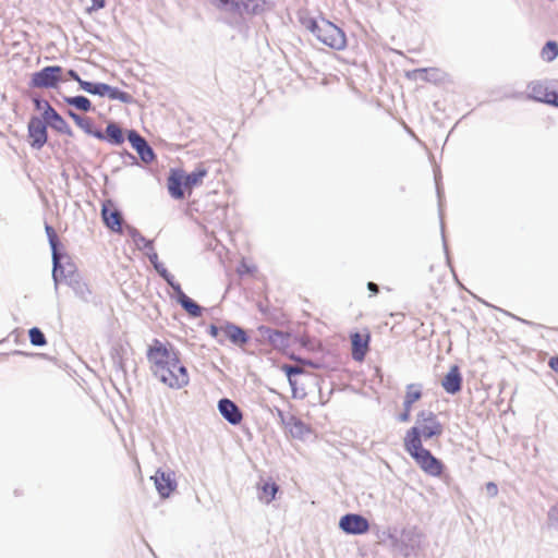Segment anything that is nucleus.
I'll list each match as a JSON object with an SVG mask.
<instances>
[{
  "label": "nucleus",
  "instance_id": "1",
  "mask_svg": "<svg viewBox=\"0 0 558 558\" xmlns=\"http://www.w3.org/2000/svg\"><path fill=\"white\" fill-rule=\"evenodd\" d=\"M442 433L444 425L437 415L432 411L423 410L417 413L415 424L407 430L403 437L404 450L425 474L433 477H440L445 465L428 449L424 448L423 440L439 438Z\"/></svg>",
  "mask_w": 558,
  "mask_h": 558
},
{
  "label": "nucleus",
  "instance_id": "2",
  "mask_svg": "<svg viewBox=\"0 0 558 558\" xmlns=\"http://www.w3.org/2000/svg\"><path fill=\"white\" fill-rule=\"evenodd\" d=\"M146 356L153 375L163 385L171 389H182L189 385L187 368L172 344L154 339L147 349Z\"/></svg>",
  "mask_w": 558,
  "mask_h": 558
},
{
  "label": "nucleus",
  "instance_id": "3",
  "mask_svg": "<svg viewBox=\"0 0 558 558\" xmlns=\"http://www.w3.org/2000/svg\"><path fill=\"white\" fill-rule=\"evenodd\" d=\"M207 174L208 170L203 163L189 174H185L181 169H172L167 180L169 194L175 199H183V187L191 193L195 186L203 183V180Z\"/></svg>",
  "mask_w": 558,
  "mask_h": 558
},
{
  "label": "nucleus",
  "instance_id": "4",
  "mask_svg": "<svg viewBox=\"0 0 558 558\" xmlns=\"http://www.w3.org/2000/svg\"><path fill=\"white\" fill-rule=\"evenodd\" d=\"M308 29L315 37L327 47L335 50H343L347 47V37L344 32L325 19L320 21H311Z\"/></svg>",
  "mask_w": 558,
  "mask_h": 558
},
{
  "label": "nucleus",
  "instance_id": "5",
  "mask_svg": "<svg viewBox=\"0 0 558 558\" xmlns=\"http://www.w3.org/2000/svg\"><path fill=\"white\" fill-rule=\"evenodd\" d=\"M63 81V69L60 65H49L32 74L29 86L33 88L52 89L58 88L59 84Z\"/></svg>",
  "mask_w": 558,
  "mask_h": 558
},
{
  "label": "nucleus",
  "instance_id": "6",
  "mask_svg": "<svg viewBox=\"0 0 558 558\" xmlns=\"http://www.w3.org/2000/svg\"><path fill=\"white\" fill-rule=\"evenodd\" d=\"M424 396V386L421 383H410L404 388L402 399V411L398 415V421L407 423L411 420L415 404L422 400Z\"/></svg>",
  "mask_w": 558,
  "mask_h": 558
},
{
  "label": "nucleus",
  "instance_id": "7",
  "mask_svg": "<svg viewBox=\"0 0 558 558\" xmlns=\"http://www.w3.org/2000/svg\"><path fill=\"white\" fill-rule=\"evenodd\" d=\"M82 89L92 95H98L101 97L107 96L111 100H120L125 104L132 101V96L129 93L105 83H82Z\"/></svg>",
  "mask_w": 558,
  "mask_h": 558
},
{
  "label": "nucleus",
  "instance_id": "8",
  "mask_svg": "<svg viewBox=\"0 0 558 558\" xmlns=\"http://www.w3.org/2000/svg\"><path fill=\"white\" fill-rule=\"evenodd\" d=\"M351 354L356 362H363L369 351L371 330L367 327L350 333Z\"/></svg>",
  "mask_w": 558,
  "mask_h": 558
},
{
  "label": "nucleus",
  "instance_id": "9",
  "mask_svg": "<svg viewBox=\"0 0 558 558\" xmlns=\"http://www.w3.org/2000/svg\"><path fill=\"white\" fill-rule=\"evenodd\" d=\"M278 415L286 433L292 438L304 439L312 433L311 426L296 415L283 412H279Z\"/></svg>",
  "mask_w": 558,
  "mask_h": 558
},
{
  "label": "nucleus",
  "instance_id": "10",
  "mask_svg": "<svg viewBox=\"0 0 558 558\" xmlns=\"http://www.w3.org/2000/svg\"><path fill=\"white\" fill-rule=\"evenodd\" d=\"M209 332L213 337L219 339V341H222V338H225L236 345H243L248 340L246 332L242 328L232 324H227L221 327L213 325L210 326Z\"/></svg>",
  "mask_w": 558,
  "mask_h": 558
},
{
  "label": "nucleus",
  "instance_id": "11",
  "mask_svg": "<svg viewBox=\"0 0 558 558\" xmlns=\"http://www.w3.org/2000/svg\"><path fill=\"white\" fill-rule=\"evenodd\" d=\"M28 142L33 148L40 149L48 141L47 123L44 119L32 117L27 125Z\"/></svg>",
  "mask_w": 558,
  "mask_h": 558
},
{
  "label": "nucleus",
  "instance_id": "12",
  "mask_svg": "<svg viewBox=\"0 0 558 558\" xmlns=\"http://www.w3.org/2000/svg\"><path fill=\"white\" fill-rule=\"evenodd\" d=\"M339 527L347 534L361 535L369 531V522L361 514L348 513L340 518Z\"/></svg>",
  "mask_w": 558,
  "mask_h": 558
},
{
  "label": "nucleus",
  "instance_id": "13",
  "mask_svg": "<svg viewBox=\"0 0 558 558\" xmlns=\"http://www.w3.org/2000/svg\"><path fill=\"white\" fill-rule=\"evenodd\" d=\"M159 495L162 498L169 497L177 488V482L173 472L158 470L151 477Z\"/></svg>",
  "mask_w": 558,
  "mask_h": 558
},
{
  "label": "nucleus",
  "instance_id": "14",
  "mask_svg": "<svg viewBox=\"0 0 558 558\" xmlns=\"http://www.w3.org/2000/svg\"><path fill=\"white\" fill-rule=\"evenodd\" d=\"M101 217L105 225L114 232H122V216L111 201L102 204Z\"/></svg>",
  "mask_w": 558,
  "mask_h": 558
},
{
  "label": "nucleus",
  "instance_id": "15",
  "mask_svg": "<svg viewBox=\"0 0 558 558\" xmlns=\"http://www.w3.org/2000/svg\"><path fill=\"white\" fill-rule=\"evenodd\" d=\"M441 386L446 392L454 395L461 390L462 376L458 365H452L449 372L441 380Z\"/></svg>",
  "mask_w": 558,
  "mask_h": 558
},
{
  "label": "nucleus",
  "instance_id": "16",
  "mask_svg": "<svg viewBox=\"0 0 558 558\" xmlns=\"http://www.w3.org/2000/svg\"><path fill=\"white\" fill-rule=\"evenodd\" d=\"M219 411L221 415L232 425H238L241 423L243 416L238 408V405L229 400V399H221L218 404Z\"/></svg>",
  "mask_w": 558,
  "mask_h": 558
},
{
  "label": "nucleus",
  "instance_id": "17",
  "mask_svg": "<svg viewBox=\"0 0 558 558\" xmlns=\"http://www.w3.org/2000/svg\"><path fill=\"white\" fill-rule=\"evenodd\" d=\"M553 82L535 81L529 84V96L535 100L547 102L550 99Z\"/></svg>",
  "mask_w": 558,
  "mask_h": 558
},
{
  "label": "nucleus",
  "instance_id": "18",
  "mask_svg": "<svg viewBox=\"0 0 558 558\" xmlns=\"http://www.w3.org/2000/svg\"><path fill=\"white\" fill-rule=\"evenodd\" d=\"M94 136L100 141H109L111 144L120 145L124 142V135L119 125L116 123H109L106 128V132L101 131L94 132Z\"/></svg>",
  "mask_w": 558,
  "mask_h": 558
},
{
  "label": "nucleus",
  "instance_id": "19",
  "mask_svg": "<svg viewBox=\"0 0 558 558\" xmlns=\"http://www.w3.org/2000/svg\"><path fill=\"white\" fill-rule=\"evenodd\" d=\"M178 302L181 306L193 317H199L202 315V308L192 299H190L181 289L180 284L174 287Z\"/></svg>",
  "mask_w": 558,
  "mask_h": 558
},
{
  "label": "nucleus",
  "instance_id": "20",
  "mask_svg": "<svg viewBox=\"0 0 558 558\" xmlns=\"http://www.w3.org/2000/svg\"><path fill=\"white\" fill-rule=\"evenodd\" d=\"M45 122L48 126L57 131L58 133L65 134L68 136L73 135V131L69 123L54 110L48 117H46Z\"/></svg>",
  "mask_w": 558,
  "mask_h": 558
},
{
  "label": "nucleus",
  "instance_id": "21",
  "mask_svg": "<svg viewBox=\"0 0 558 558\" xmlns=\"http://www.w3.org/2000/svg\"><path fill=\"white\" fill-rule=\"evenodd\" d=\"M278 485L272 482L271 480L265 481L262 484L258 485V498L260 501L265 504L271 502L278 493Z\"/></svg>",
  "mask_w": 558,
  "mask_h": 558
},
{
  "label": "nucleus",
  "instance_id": "22",
  "mask_svg": "<svg viewBox=\"0 0 558 558\" xmlns=\"http://www.w3.org/2000/svg\"><path fill=\"white\" fill-rule=\"evenodd\" d=\"M68 105L75 107L82 111H89L92 109L90 100L85 96H75L65 98Z\"/></svg>",
  "mask_w": 558,
  "mask_h": 558
},
{
  "label": "nucleus",
  "instance_id": "23",
  "mask_svg": "<svg viewBox=\"0 0 558 558\" xmlns=\"http://www.w3.org/2000/svg\"><path fill=\"white\" fill-rule=\"evenodd\" d=\"M541 57L544 61L550 62L558 57V44L556 41H548L541 51Z\"/></svg>",
  "mask_w": 558,
  "mask_h": 558
},
{
  "label": "nucleus",
  "instance_id": "24",
  "mask_svg": "<svg viewBox=\"0 0 558 558\" xmlns=\"http://www.w3.org/2000/svg\"><path fill=\"white\" fill-rule=\"evenodd\" d=\"M69 116L72 118V120L75 122L77 126L84 130L87 134L94 136L95 131L92 129V121L89 118H83L74 113L73 111H69Z\"/></svg>",
  "mask_w": 558,
  "mask_h": 558
},
{
  "label": "nucleus",
  "instance_id": "25",
  "mask_svg": "<svg viewBox=\"0 0 558 558\" xmlns=\"http://www.w3.org/2000/svg\"><path fill=\"white\" fill-rule=\"evenodd\" d=\"M45 230H46L47 236L49 239L50 246L52 248L53 262H54V264H57L59 260V254L57 252V246H58V242H59L58 235H57L54 229L49 225H46Z\"/></svg>",
  "mask_w": 558,
  "mask_h": 558
},
{
  "label": "nucleus",
  "instance_id": "26",
  "mask_svg": "<svg viewBox=\"0 0 558 558\" xmlns=\"http://www.w3.org/2000/svg\"><path fill=\"white\" fill-rule=\"evenodd\" d=\"M266 336H267L268 341L271 342L275 347H278L279 344H283L288 339L287 333L279 331V330H272V329H267Z\"/></svg>",
  "mask_w": 558,
  "mask_h": 558
},
{
  "label": "nucleus",
  "instance_id": "27",
  "mask_svg": "<svg viewBox=\"0 0 558 558\" xmlns=\"http://www.w3.org/2000/svg\"><path fill=\"white\" fill-rule=\"evenodd\" d=\"M29 341L33 345L43 347L47 343L45 335L37 327H33L28 331Z\"/></svg>",
  "mask_w": 558,
  "mask_h": 558
},
{
  "label": "nucleus",
  "instance_id": "28",
  "mask_svg": "<svg viewBox=\"0 0 558 558\" xmlns=\"http://www.w3.org/2000/svg\"><path fill=\"white\" fill-rule=\"evenodd\" d=\"M417 78L423 81L437 82L438 70L437 69H417L414 71Z\"/></svg>",
  "mask_w": 558,
  "mask_h": 558
},
{
  "label": "nucleus",
  "instance_id": "29",
  "mask_svg": "<svg viewBox=\"0 0 558 558\" xmlns=\"http://www.w3.org/2000/svg\"><path fill=\"white\" fill-rule=\"evenodd\" d=\"M129 142L131 143L132 147L137 151L140 149H143L147 142L135 131H131L128 135Z\"/></svg>",
  "mask_w": 558,
  "mask_h": 558
},
{
  "label": "nucleus",
  "instance_id": "30",
  "mask_svg": "<svg viewBox=\"0 0 558 558\" xmlns=\"http://www.w3.org/2000/svg\"><path fill=\"white\" fill-rule=\"evenodd\" d=\"M36 110L41 111V119L48 117L56 109L47 101L41 99H34Z\"/></svg>",
  "mask_w": 558,
  "mask_h": 558
},
{
  "label": "nucleus",
  "instance_id": "31",
  "mask_svg": "<svg viewBox=\"0 0 558 558\" xmlns=\"http://www.w3.org/2000/svg\"><path fill=\"white\" fill-rule=\"evenodd\" d=\"M138 155L141 156L142 160L145 162L153 161L155 155L153 149L148 146V144L143 148L137 150Z\"/></svg>",
  "mask_w": 558,
  "mask_h": 558
},
{
  "label": "nucleus",
  "instance_id": "32",
  "mask_svg": "<svg viewBox=\"0 0 558 558\" xmlns=\"http://www.w3.org/2000/svg\"><path fill=\"white\" fill-rule=\"evenodd\" d=\"M138 155L141 156L142 160L145 162L153 161L155 155L153 149L148 146V144L143 148L137 150Z\"/></svg>",
  "mask_w": 558,
  "mask_h": 558
},
{
  "label": "nucleus",
  "instance_id": "33",
  "mask_svg": "<svg viewBox=\"0 0 558 558\" xmlns=\"http://www.w3.org/2000/svg\"><path fill=\"white\" fill-rule=\"evenodd\" d=\"M281 368L287 374L291 385H293L292 375L302 373V369L298 366L283 365Z\"/></svg>",
  "mask_w": 558,
  "mask_h": 558
},
{
  "label": "nucleus",
  "instance_id": "34",
  "mask_svg": "<svg viewBox=\"0 0 558 558\" xmlns=\"http://www.w3.org/2000/svg\"><path fill=\"white\" fill-rule=\"evenodd\" d=\"M548 104L558 106V82H553L550 99L548 100Z\"/></svg>",
  "mask_w": 558,
  "mask_h": 558
},
{
  "label": "nucleus",
  "instance_id": "35",
  "mask_svg": "<svg viewBox=\"0 0 558 558\" xmlns=\"http://www.w3.org/2000/svg\"><path fill=\"white\" fill-rule=\"evenodd\" d=\"M550 524L558 529V505L553 507L549 512Z\"/></svg>",
  "mask_w": 558,
  "mask_h": 558
},
{
  "label": "nucleus",
  "instance_id": "36",
  "mask_svg": "<svg viewBox=\"0 0 558 558\" xmlns=\"http://www.w3.org/2000/svg\"><path fill=\"white\" fill-rule=\"evenodd\" d=\"M105 0H92V5L87 9L88 12L97 11L105 7Z\"/></svg>",
  "mask_w": 558,
  "mask_h": 558
},
{
  "label": "nucleus",
  "instance_id": "37",
  "mask_svg": "<svg viewBox=\"0 0 558 558\" xmlns=\"http://www.w3.org/2000/svg\"><path fill=\"white\" fill-rule=\"evenodd\" d=\"M68 75L73 81L77 82L81 88H82V83H87V81H83L74 70H69Z\"/></svg>",
  "mask_w": 558,
  "mask_h": 558
},
{
  "label": "nucleus",
  "instance_id": "38",
  "mask_svg": "<svg viewBox=\"0 0 558 558\" xmlns=\"http://www.w3.org/2000/svg\"><path fill=\"white\" fill-rule=\"evenodd\" d=\"M160 275L166 279V281L174 289V287H177L178 283H174L172 281L173 277L167 272V270H162L160 271Z\"/></svg>",
  "mask_w": 558,
  "mask_h": 558
},
{
  "label": "nucleus",
  "instance_id": "39",
  "mask_svg": "<svg viewBox=\"0 0 558 558\" xmlns=\"http://www.w3.org/2000/svg\"><path fill=\"white\" fill-rule=\"evenodd\" d=\"M133 239L138 246H141V243H144V247H146L149 244L148 241H146L142 235H140L136 232L133 234Z\"/></svg>",
  "mask_w": 558,
  "mask_h": 558
},
{
  "label": "nucleus",
  "instance_id": "40",
  "mask_svg": "<svg viewBox=\"0 0 558 558\" xmlns=\"http://www.w3.org/2000/svg\"><path fill=\"white\" fill-rule=\"evenodd\" d=\"M548 364L550 368L558 374V356L550 357Z\"/></svg>",
  "mask_w": 558,
  "mask_h": 558
},
{
  "label": "nucleus",
  "instance_id": "41",
  "mask_svg": "<svg viewBox=\"0 0 558 558\" xmlns=\"http://www.w3.org/2000/svg\"><path fill=\"white\" fill-rule=\"evenodd\" d=\"M221 5H232L233 8L238 9L239 3L235 0H218Z\"/></svg>",
  "mask_w": 558,
  "mask_h": 558
},
{
  "label": "nucleus",
  "instance_id": "42",
  "mask_svg": "<svg viewBox=\"0 0 558 558\" xmlns=\"http://www.w3.org/2000/svg\"><path fill=\"white\" fill-rule=\"evenodd\" d=\"M367 288L369 291H372L374 294L378 293L379 289L378 286L374 282H368Z\"/></svg>",
  "mask_w": 558,
  "mask_h": 558
},
{
  "label": "nucleus",
  "instance_id": "43",
  "mask_svg": "<svg viewBox=\"0 0 558 558\" xmlns=\"http://www.w3.org/2000/svg\"><path fill=\"white\" fill-rule=\"evenodd\" d=\"M299 341L303 347H307L310 344V341L305 335L301 336Z\"/></svg>",
  "mask_w": 558,
  "mask_h": 558
},
{
  "label": "nucleus",
  "instance_id": "44",
  "mask_svg": "<svg viewBox=\"0 0 558 558\" xmlns=\"http://www.w3.org/2000/svg\"><path fill=\"white\" fill-rule=\"evenodd\" d=\"M487 487H488L489 490H494V492H496V489H497V487H496V485L494 483H489L487 485Z\"/></svg>",
  "mask_w": 558,
  "mask_h": 558
}]
</instances>
